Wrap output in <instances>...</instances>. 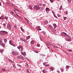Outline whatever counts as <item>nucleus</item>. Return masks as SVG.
Here are the masks:
<instances>
[{
    "label": "nucleus",
    "mask_w": 73,
    "mask_h": 73,
    "mask_svg": "<svg viewBox=\"0 0 73 73\" xmlns=\"http://www.w3.org/2000/svg\"><path fill=\"white\" fill-rule=\"evenodd\" d=\"M39 6H42V5L41 4H37V5H35L33 7V9H35L36 10H38L40 9V7Z\"/></svg>",
    "instance_id": "1"
},
{
    "label": "nucleus",
    "mask_w": 73,
    "mask_h": 73,
    "mask_svg": "<svg viewBox=\"0 0 73 73\" xmlns=\"http://www.w3.org/2000/svg\"><path fill=\"white\" fill-rule=\"evenodd\" d=\"M19 54V52H17L16 51H13L12 53V54L14 56H15L17 54Z\"/></svg>",
    "instance_id": "2"
},
{
    "label": "nucleus",
    "mask_w": 73,
    "mask_h": 73,
    "mask_svg": "<svg viewBox=\"0 0 73 73\" xmlns=\"http://www.w3.org/2000/svg\"><path fill=\"white\" fill-rule=\"evenodd\" d=\"M7 28L9 29H11L12 30L13 29V27H11V25L9 23H8L7 25Z\"/></svg>",
    "instance_id": "3"
},
{
    "label": "nucleus",
    "mask_w": 73,
    "mask_h": 73,
    "mask_svg": "<svg viewBox=\"0 0 73 73\" xmlns=\"http://www.w3.org/2000/svg\"><path fill=\"white\" fill-rule=\"evenodd\" d=\"M7 32L4 31H0V35H4L5 34L7 33Z\"/></svg>",
    "instance_id": "4"
},
{
    "label": "nucleus",
    "mask_w": 73,
    "mask_h": 73,
    "mask_svg": "<svg viewBox=\"0 0 73 73\" xmlns=\"http://www.w3.org/2000/svg\"><path fill=\"white\" fill-rule=\"evenodd\" d=\"M61 34L63 36H68V35L66 33H65L64 32L62 33Z\"/></svg>",
    "instance_id": "5"
},
{
    "label": "nucleus",
    "mask_w": 73,
    "mask_h": 73,
    "mask_svg": "<svg viewBox=\"0 0 73 73\" xmlns=\"http://www.w3.org/2000/svg\"><path fill=\"white\" fill-rule=\"evenodd\" d=\"M67 36H68V38H67V40L68 41H71V37H70L68 35Z\"/></svg>",
    "instance_id": "6"
},
{
    "label": "nucleus",
    "mask_w": 73,
    "mask_h": 73,
    "mask_svg": "<svg viewBox=\"0 0 73 73\" xmlns=\"http://www.w3.org/2000/svg\"><path fill=\"white\" fill-rule=\"evenodd\" d=\"M44 24L46 25L47 24H48V21L47 20H45L44 21Z\"/></svg>",
    "instance_id": "7"
},
{
    "label": "nucleus",
    "mask_w": 73,
    "mask_h": 73,
    "mask_svg": "<svg viewBox=\"0 0 73 73\" xmlns=\"http://www.w3.org/2000/svg\"><path fill=\"white\" fill-rule=\"evenodd\" d=\"M45 10L46 12L48 13H49V9L48 8H46L45 9Z\"/></svg>",
    "instance_id": "8"
},
{
    "label": "nucleus",
    "mask_w": 73,
    "mask_h": 73,
    "mask_svg": "<svg viewBox=\"0 0 73 73\" xmlns=\"http://www.w3.org/2000/svg\"><path fill=\"white\" fill-rule=\"evenodd\" d=\"M0 45H1L2 46L4 47L5 46V44L4 43H0Z\"/></svg>",
    "instance_id": "9"
},
{
    "label": "nucleus",
    "mask_w": 73,
    "mask_h": 73,
    "mask_svg": "<svg viewBox=\"0 0 73 73\" xmlns=\"http://www.w3.org/2000/svg\"><path fill=\"white\" fill-rule=\"evenodd\" d=\"M37 30L39 31L41 30V29H40V26H38L37 27Z\"/></svg>",
    "instance_id": "10"
},
{
    "label": "nucleus",
    "mask_w": 73,
    "mask_h": 73,
    "mask_svg": "<svg viewBox=\"0 0 73 73\" xmlns=\"http://www.w3.org/2000/svg\"><path fill=\"white\" fill-rule=\"evenodd\" d=\"M42 72L44 73H47V71L45 70H43L42 71Z\"/></svg>",
    "instance_id": "11"
},
{
    "label": "nucleus",
    "mask_w": 73,
    "mask_h": 73,
    "mask_svg": "<svg viewBox=\"0 0 73 73\" xmlns=\"http://www.w3.org/2000/svg\"><path fill=\"white\" fill-rule=\"evenodd\" d=\"M50 69L52 70L53 71L54 70V68L53 67H51L50 68Z\"/></svg>",
    "instance_id": "12"
},
{
    "label": "nucleus",
    "mask_w": 73,
    "mask_h": 73,
    "mask_svg": "<svg viewBox=\"0 0 73 73\" xmlns=\"http://www.w3.org/2000/svg\"><path fill=\"white\" fill-rule=\"evenodd\" d=\"M20 59L21 60H24L25 59L23 57L22 55H21Z\"/></svg>",
    "instance_id": "13"
},
{
    "label": "nucleus",
    "mask_w": 73,
    "mask_h": 73,
    "mask_svg": "<svg viewBox=\"0 0 73 73\" xmlns=\"http://www.w3.org/2000/svg\"><path fill=\"white\" fill-rule=\"evenodd\" d=\"M4 17L3 16H2L1 17H0V19L2 20H3L4 19Z\"/></svg>",
    "instance_id": "14"
},
{
    "label": "nucleus",
    "mask_w": 73,
    "mask_h": 73,
    "mask_svg": "<svg viewBox=\"0 0 73 73\" xmlns=\"http://www.w3.org/2000/svg\"><path fill=\"white\" fill-rule=\"evenodd\" d=\"M4 42L5 43H7V39L6 38H5L4 40Z\"/></svg>",
    "instance_id": "15"
},
{
    "label": "nucleus",
    "mask_w": 73,
    "mask_h": 73,
    "mask_svg": "<svg viewBox=\"0 0 73 73\" xmlns=\"http://www.w3.org/2000/svg\"><path fill=\"white\" fill-rule=\"evenodd\" d=\"M30 36L27 37V38H26V40H28V39H29V38H30Z\"/></svg>",
    "instance_id": "16"
},
{
    "label": "nucleus",
    "mask_w": 73,
    "mask_h": 73,
    "mask_svg": "<svg viewBox=\"0 0 73 73\" xmlns=\"http://www.w3.org/2000/svg\"><path fill=\"white\" fill-rule=\"evenodd\" d=\"M22 48L21 46H19L17 47V48L19 49H21V48Z\"/></svg>",
    "instance_id": "17"
},
{
    "label": "nucleus",
    "mask_w": 73,
    "mask_h": 73,
    "mask_svg": "<svg viewBox=\"0 0 73 73\" xmlns=\"http://www.w3.org/2000/svg\"><path fill=\"white\" fill-rule=\"evenodd\" d=\"M35 41L34 40H32L31 42V43L32 44H33L34 43Z\"/></svg>",
    "instance_id": "18"
},
{
    "label": "nucleus",
    "mask_w": 73,
    "mask_h": 73,
    "mask_svg": "<svg viewBox=\"0 0 73 73\" xmlns=\"http://www.w3.org/2000/svg\"><path fill=\"white\" fill-rule=\"evenodd\" d=\"M54 29L56 28L57 27L56 24H54Z\"/></svg>",
    "instance_id": "19"
},
{
    "label": "nucleus",
    "mask_w": 73,
    "mask_h": 73,
    "mask_svg": "<svg viewBox=\"0 0 73 73\" xmlns=\"http://www.w3.org/2000/svg\"><path fill=\"white\" fill-rule=\"evenodd\" d=\"M9 42L11 45L12 44V41L11 40H10L9 41Z\"/></svg>",
    "instance_id": "20"
},
{
    "label": "nucleus",
    "mask_w": 73,
    "mask_h": 73,
    "mask_svg": "<svg viewBox=\"0 0 73 73\" xmlns=\"http://www.w3.org/2000/svg\"><path fill=\"white\" fill-rule=\"evenodd\" d=\"M3 49H0V52L1 53H2L3 52Z\"/></svg>",
    "instance_id": "21"
},
{
    "label": "nucleus",
    "mask_w": 73,
    "mask_h": 73,
    "mask_svg": "<svg viewBox=\"0 0 73 73\" xmlns=\"http://www.w3.org/2000/svg\"><path fill=\"white\" fill-rule=\"evenodd\" d=\"M6 71V69L5 68H3L2 71Z\"/></svg>",
    "instance_id": "22"
},
{
    "label": "nucleus",
    "mask_w": 73,
    "mask_h": 73,
    "mask_svg": "<svg viewBox=\"0 0 73 73\" xmlns=\"http://www.w3.org/2000/svg\"><path fill=\"white\" fill-rule=\"evenodd\" d=\"M62 9V6H61L60 7V8H59V9L60 10H61Z\"/></svg>",
    "instance_id": "23"
},
{
    "label": "nucleus",
    "mask_w": 73,
    "mask_h": 73,
    "mask_svg": "<svg viewBox=\"0 0 73 73\" xmlns=\"http://www.w3.org/2000/svg\"><path fill=\"white\" fill-rule=\"evenodd\" d=\"M21 55H20V56H18L17 57V58H18V59H21Z\"/></svg>",
    "instance_id": "24"
},
{
    "label": "nucleus",
    "mask_w": 73,
    "mask_h": 73,
    "mask_svg": "<svg viewBox=\"0 0 73 73\" xmlns=\"http://www.w3.org/2000/svg\"><path fill=\"white\" fill-rule=\"evenodd\" d=\"M61 70L62 71V72H63L64 71V69L63 68H61Z\"/></svg>",
    "instance_id": "25"
},
{
    "label": "nucleus",
    "mask_w": 73,
    "mask_h": 73,
    "mask_svg": "<svg viewBox=\"0 0 73 73\" xmlns=\"http://www.w3.org/2000/svg\"><path fill=\"white\" fill-rule=\"evenodd\" d=\"M49 66V64H45V66L46 67Z\"/></svg>",
    "instance_id": "26"
},
{
    "label": "nucleus",
    "mask_w": 73,
    "mask_h": 73,
    "mask_svg": "<svg viewBox=\"0 0 73 73\" xmlns=\"http://www.w3.org/2000/svg\"><path fill=\"white\" fill-rule=\"evenodd\" d=\"M5 19L6 20H8V17H5Z\"/></svg>",
    "instance_id": "27"
},
{
    "label": "nucleus",
    "mask_w": 73,
    "mask_h": 73,
    "mask_svg": "<svg viewBox=\"0 0 73 73\" xmlns=\"http://www.w3.org/2000/svg\"><path fill=\"white\" fill-rule=\"evenodd\" d=\"M35 52L36 53H38V51H36V50H35Z\"/></svg>",
    "instance_id": "28"
},
{
    "label": "nucleus",
    "mask_w": 73,
    "mask_h": 73,
    "mask_svg": "<svg viewBox=\"0 0 73 73\" xmlns=\"http://www.w3.org/2000/svg\"><path fill=\"white\" fill-rule=\"evenodd\" d=\"M69 68V66H67L66 67V68Z\"/></svg>",
    "instance_id": "29"
},
{
    "label": "nucleus",
    "mask_w": 73,
    "mask_h": 73,
    "mask_svg": "<svg viewBox=\"0 0 73 73\" xmlns=\"http://www.w3.org/2000/svg\"><path fill=\"white\" fill-rule=\"evenodd\" d=\"M9 62H13V61H12V60H10V59H9Z\"/></svg>",
    "instance_id": "30"
},
{
    "label": "nucleus",
    "mask_w": 73,
    "mask_h": 73,
    "mask_svg": "<svg viewBox=\"0 0 73 73\" xmlns=\"http://www.w3.org/2000/svg\"><path fill=\"white\" fill-rule=\"evenodd\" d=\"M64 20H66V19H67V17H64Z\"/></svg>",
    "instance_id": "31"
},
{
    "label": "nucleus",
    "mask_w": 73,
    "mask_h": 73,
    "mask_svg": "<svg viewBox=\"0 0 73 73\" xmlns=\"http://www.w3.org/2000/svg\"><path fill=\"white\" fill-rule=\"evenodd\" d=\"M68 51V52H72V50H67Z\"/></svg>",
    "instance_id": "32"
},
{
    "label": "nucleus",
    "mask_w": 73,
    "mask_h": 73,
    "mask_svg": "<svg viewBox=\"0 0 73 73\" xmlns=\"http://www.w3.org/2000/svg\"><path fill=\"white\" fill-rule=\"evenodd\" d=\"M26 72H27L28 73H30V72H29V71H28V69L26 71Z\"/></svg>",
    "instance_id": "33"
},
{
    "label": "nucleus",
    "mask_w": 73,
    "mask_h": 73,
    "mask_svg": "<svg viewBox=\"0 0 73 73\" xmlns=\"http://www.w3.org/2000/svg\"><path fill=\"white\" fill-rule=\"evenodd\" d=\"M3 39H1V40H0V42H3Z\"/></svg>",
    "instance_id": "34"
},
{
    "label": "nucleus",
    "mask_w": 73,
    "mask_h": 73,
    "mask_svg": "<svg viewBox=\"0 0 73 73\" xmlns=\"http://www.w3.org/2000/svg\"><path fill=\"white\" fill-rule=\"evenodd\" d=\"M68 2H69V3H70L72 0H68Z\"/></svg>",
    "instance_id": "35"
},
{
    "label": "nucleus",
    "mask_w": 73,
    "mask_h": 73,
    "mask_svg": "<svg viewBox=\"0 0 73 73\" xmlns=\"http://www.w3.org/2000/svg\"><path fill=\"white\" fill-rule=\"evenodd\" d=\"M37 46L38 47H39L40 46V44H37Z\"/></svg>",
    "instance_id": "36"
},
{
    "label": "nucleus",
    "mask_w": 73,
    "mask_h": 73,
    "mask_svg": "<svg viewBox=\"0 0 73 73\" xmlns=\"http://www.w3.org/2000/svg\"><path fill=\"white\" fill-rule=\"evenodd\" d=\"M11 45H13V46H16L15 45V44H11Z\"/></svg>",
    "instance_id": "37"
},
{
    "label": "nucleus",
    "mask_w": 73,
    "mask_h": 73,
    "mask_svg": "<svg viewBox=\"0 0 73 73\" xmlns=\"http://www.w3.org/2000/svg\"><path fill=\"white\" fill-rule=\"evenodd\" d=\"M50 28L51 29H52L53 28V27H52V26H50Z\"/></svg>",
    "instance_id": "38"
},
{
    "label": "nucleus",
    "mask_w": 73,
    "mask_h": 73,
    "mask_svg": "<svg viewBox=\"0 0 73 73\" xmlns=\"http://www.w3.org/2000/svg\"><path fill=\"white\" fill-rule=\"evenodd\" d=\"M65 13H66V15L68 14V11H66V12H65Z\"/></svg>",
    "instance_id": "39"
},
{
    "label": "nucleus",
    "mask_w": 73,
    "mask_h": 73,
    "mask_svg": "<svg viewBox=\"0 0 73 73\" xmlns=\"http://www.w3.org/2000/svg\"><path fill=\"white\" fill-rule=\"evenodd\" d=\"M15 10L17 11H18V10L16 8L15 9Z\"/></svg>",
    "instance_id": "40"
},
{
    "label": "nucleus",
    "mask_w": 73,
    "mask_h": 73,
    "mask_svg": "<svg viewBox=\"0 0 73 73\" xmlns=\"http://www.w3.org/2000/svg\"><path fill=\"white\" fill-rule=\"evenodd\" d=\"M50 1L51 2H53V0H50Z\"/></svg>",
    "instance_id": "41"
},
{
    "label": "nucleus",
    "mask_w": 73,
    "mask_h": 73,
    "mask_svg": "<svg viewBox=\"0 0 73 73\" xmlns=\"http://www.w3.org/2000/svg\"><path fill=\"white\" fill-rule=\"evenodd\" d=\"M21 50L22 51H23V48L22 47L21 48Z\"/></svg>",
    "instance_id": "42"
},
{
    "label": "nucleus",
    "mask_w": 73,
    "mask_h": 73,
    "mask_svg": "<svg viewBox=\"0 0 73 73\" xmlns=\"http://www.w3.org/2000/svg\"><path fill=\"white\" fill-rule=\"evenodd\" d=\"M13 65V66L14 68H16L15 65Z\"/></svg>",
    "instance_id": "43"
},
{
    "label": "nucleus",
    "mask_w": 73,
    "mask_h": 73,
    "mask_svg": "<svg viewBox=\"0 0 73 73\" xmlns=\"http://www.w3.org/2000/svg\"><path fill=\"white\" fill-rule=\"evenodd\" d=\"M20 39H21V40H23V38H21Z\"/></svg>",
    "instance_id": "44"
},
{
    "label": "nucleus",
    "mask_w": 73,
    "mask_h": 73,
    "mask_svg": "<svg viewBox=\"0 0 73 73\" xmlns=\"http://www.w3.org/2000/svg\"><path fill=\"white\" fill-rule=\"evenodd\" d=\"M16 15L18 17H20V16L17 14H16Z\"/></svg>",
    "instance_id": "45"
},
{
    "label": "nucleus",
    "mask_w": 73,
    "mask_h": 73,
    "mask_svg": "<svg viewBox=\"0 0 73 73\" xmlns=\"http://www.w3.org/2000/svg\"><path fill=\"white\" fill-rule=\"evenodd\" d=\"M30 9H33V8H32V7H30Z\"/></svg>",
    "instance_id": "46"
},
{
    "label": "nucleus",
    "mask_w": 73,
    "mask_h": 73,
    "mask_svg": "<svg viewBox=\"0 0 73 73\" xmlns=\"http://www.w3.org/2000/svg\"><path fill=\"white\" fill-rule=\"evenodd\" d=\"M27 23H29V20H28V19H27Z\"/></svg>",
    "instance_id": "47"
},
{
    "label": "nucleus",
    "mask_w": 73,
    "mask_h": 73,
    "mask_svg": "<svg viewBox=\"0 0 73 73\" xmlns=\"http://www.w3.org/2000/svg\"><path fill=\"white\" fill-rule=\"evenodd\" d=\"M25 20H26V21L28 20V19H26V18H25Z\"/></svg>",
    "instance_id": "48"
},
{
    "label": "nucleus",
    "mask_w": 73,
    "mask_h": 73,
    "mask_svg": "<svg viewBox=\"0 0 73 73\" xmlns=\"http://www.w3.org/2000/svg\"><path fill=\"white\" fill-rule=\"evenodd\" d=\"M40 40L42 41H43V40L42 38H40Z\"/></svg>",
    "instance_id": "49"
},
{
    "label": "nucleus",
    "mask_w": 73,
    "mask_h": 73,
    "mask_svg": "<svg viewBox=\"0 0 73 73\" xmlns=\"http://www.w3.org/2000/svg\"><path fill=\"white\" fill-rule=\"evenodd\" d=\"M19 17L21 19H23V18H22L21 17Z\"/></svg>",
    "instance_id": "50"
},
{
    "label": "nucleus",
    "mask_w": 73,
    "mask_h": 73,
    "mask_svg": "<svg viewBox=\"0 0 73 73\" xmlns=\"http://www.w3.org/2000/svg\"><path fill=\"white\" fill-rule=\"evenodd\" d=\"M3 25L4 26H6V25H5V23H3Z\"/></svg>",
    "instance_id": "51"
},
{
    "label": "nucleus",
    "mask_w": 73,
    "mask_h": 73,
    "mask_svg": "<svg viewBox=\"0 0 73 73\" xmlns=\"http://www.w3.org/2000/svg\"><path fill=\"white\" fill-rule=\"evenodd\" d=\"M21 30L23 31V28L22 27H21Z\"/></svg>",
    "instance_id": "52"
},
{
    "label": "nucleus",
    "mask_w": 73,
    "mask_h": 73,
    "mask_svg": "<svg viewBox=\"0 0 73 73\" xmlns=\"http://www.w3.org/2000/svg\"><path fill=\"white\" fill-rule=\"evenodd\" d=\"M11 13L13 14V12L12 11H11Z\"/></svg>",
    "instance_id": "53"
},
{
    "label": "nucleus",
    "mask_w": 73,
    "mask_h": 73,
    "mask_svg": "<svg viewBox=\"0 0 73 73\" xmlns=\"http://www.w3.org/2000/svg\"><path fill=\"white\" fill-rule=\"evenodd\" d=\"M32 48H33V49H35V48L33 47H32Z\"/></svg>",
    "instance_id": "54"
},
{
    "label": "nucleus",
    "mask_w": 73,
    "mask_h": 73,
    "mask_svg": "<svg viewBox=\"0 0 73 73\" xmlns=\"http://www.w3.org/2000/svg\"><path fill=\"white\" fill-rule=\"evenodd\" d=\"M14 27H15V28H16L17 27L16 26H15V25L14 26Z\"/></svg>",
    "instance_id": "55"
},
{
    "label": "nucleus",
    "mask_w": 73,
    "mask_h": 73,
    "mask_svg": "<svg viewBox=\"0 0 73 73\" xmlns=\"http://www.w3.org/2000/svg\"><path fill=\"white\" fill-rule=\"evenodd\" d=\"M29 7H30H30H31V5H29Z\"/></svg>",
    "instance_id": "56"
},
{
    "label": "nucleus",
    "mask_w": 73,
    "mask_h": 73,
    "mask_svg": "<svg viewBox=\"0 0 73 73\" xmlns=\"http://www.w3.org/2000/svg\"><path fill=\"white\" fill-rule=\"evenodd\" d=\"M22 54L23 56L24 55V53L23 52H22Z\"/></svg>",
    "instance_id": "57"
},
{
    "label": "nucleus",
    "mask_w": 73,
    "mask_h": 73,
    "mask_svg": "<svg viewBox=\"0 0 73 73\" xmlns=\"http://www.w3.org/2000/svg\"><path fill=\"white\" fill-rule=\"evenodd\" d=\"M1 3H0V6H1Z\"/></svg>",
    "instance_id": "58"
},
{
    "label": "nucleus",
    "mask_w": 73,
    "mask_h": 73,
    "mask_svg": "<svg viewBox=\"0 0 73 73\" xmlns=\"http://www.w3.org/2000/svg\"><path fill=\"white\" fill-rule=\"evenodd\" d=\"M14 12H15V13H16V11H15V10H14Z\"/></svg>",
    "instance_id": "59"
},
{
    "label": "nucleus",
    "mask_w": 73,
    "mask_h": 73,
    "mask_svg": "<svg viewBox=\"0 0 73 73\" xmlns=\"http://www.w3.org/2000/svg\"><path fill=\"white\" fill-rule=\"evenodd\" d=\"M1 26H0V29L1 28Z\"/></svg>",
    "instance_id": "60"
},
{
    "label": "nucleus",
    "mask_w": 73,
    "mask_h": 73,
    "mask_svg": "<svg viewBox=\"0 0 73 73\" xmlns=\"http://www.w3.org/2000/svg\"><path fill=\"white\" fill-rule=\"evenodd\" d=\"M43 6H45V5L44 4H43Z\"/></svg>",
    "instance_id": "61"
},
{
    "label": "nucleus",
    "mask_w": 73,
    "mask_h": 73,
    "mask_svg": "<svg viewBox=\"0 0 73 73\" xmlns=\"http://www.w3.org/2000/svg\"><path fill=\"white\" fill-rule=\"evenodd\" d=\"M26 64L27 65V66H28V64Z\"/></svg>",
    "instance_id": "62"
},
{
    "label": "nucleus",
    "mask_w": 73,
    "mask_h": 73,
    "mask_svg": "<svg viewBox=\"0 0 73 73\" xmlns=\"http://www.w3.org/2000/svg\"><path fill=\"white\" fill-rule=\"evenodd\" d=\"M48 49H49L50 48H49V47H48Z\"/></svg>",
    "instance_id": "63"
},
{
    "label": "nucleus",
    "mask_w": 73,
    "mask_h": 73,
    "mask_svg": "<svg viewBox=\"0 0 73 73\" xmlns=\"http://www.w3.org/2000/svg\"><path fill=\"white\" fill-rule=\"evenodd\" d=\"M26 43H27V44H28V42H26Z\"/></svg>",
    "instance_id": "64"
}]
</instances>
